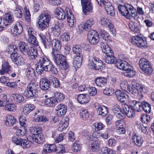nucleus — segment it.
Instances as JSON below:
<instances>
[{
  "label": "nucleus",
  "mask_w": 154,
  "mask_h": 154,
  "mask_svg": "<svg viewBox=\"0 0 154 154\" xmlns=\"http://www.w3.org/2000/svg\"><path fill=\"white\" fill-rule=\"evenodd\" d=\"M118 9L122 15L129 19L132 17L135 20H138L144 14L142 8L139 7L136 10L133 6L128 4L124 5H119Z\"/></svg>",
  "instance_id": "1"
},
{
  "label": "nucleus",
  "mask_w": 154,
  "mask_h": 154,
  "mask_svg": "<svg viewBox=\"0 0 154 154\" xmlns=\"http://www.w3.org/2000/svg\"><path fill=\"white\" fill-rule=\"evenodd\" d=\"M116 65L120 69L125 71V75L129 78L134 76L136 74L135 71L129 68L130 65L126 61L119 60L116 62Z\"/></svg>",
  "instance_id": "2"
},
{
  "label": "nucleus",
  "mask_w": 154,
  "mask_h": 154,
  "mask_svg": "<svg viewBox=\"0 0 154 154\" xmlns=\"http://www.w3.org/2000/svg\"><path fill=\"white\" fill-rule=\"evenodd\" d=\"M51 19V16L48 12L43 13L39 15L37 22L39 29L43 30L47 27Z\"/></svg>",
  "instance_id": "3"
},
{
  "label": "nucleus",
  "mask_w": 154,
  "mask_h": 154,
  "mask_svg": "<svg viewBox=\"0 0 154 154\" xmlns=\"http://www.w3.org/2000/svg\"><path fill=\"white\" fill-rule=\"evenodd\" d=\"M54 51L52 53L53 58L56 65L63 66L64 69H67L68 66L66 62V58L65 56L60 54L58 52Z\"/></svg>",
  "instance_id": "4"
},
{
  "label": "nucleus",
  "mask_w": 154,
  "mask_h": 154,
  "mask_svg": "<svg viewBox=\"0 0 154 154\" xmlns=\"http://www.w3.org/2000/svg\"><path fill=\"white\" fill-rule=\"evenodd\" d=\"M88 65L92 68L102 70L105 67L104 63L99 59L95 56L89 55L88 57Z\"/></svg>",
  "instance_id": "5"
},
{
  "label": "nucleus",
  "mask_w": 154,
  "mask_h": 154,
  "mask_svg": "<svg viewBox=\"0 0 154 154\" xmlns=\"http://www.w3.org/2000/svg\"><path fill=\"white\" fill-rule=\"evenodd\" d=\"M139 64L141 69L145 73L150 74L152 73L153 69L151 64L146 59L144 58L140 59Z\"/></svg>",
  "instance_id": "6"
},
{
  "label": "nucleus",
  "mask_w": 154,
  "mask_h": 154,
  "mask_svg": "<svg viewBox=\"0 0 154 154\" xmlns=\"http://www.w3.org/2000/svg\"><path fill=\"white\" fill-rule=\"evenodd\" d=\"M131 42L133 45L140 48H145L147 46L146 40L139 35L132 37Z\"/></svg>",
  "instance_id": "7"
},
{
  "label": "nucleus",
  "mask_w": 154,
  "mask_h": 154,
  "mask_svg": "<svg viewBox=\"0 0 154 154\" xmlns=\"http://www.w3.org/2000/svg\"><path fill=\"white\" fill-rule=\"evenodd\" d=\"M30 131L32 132V136H29L28 137V139L31 142H35L38 144L44 141V137L41 134H37V129L35 130L32 127L31 128Z\"/></svg>",
  "instance_id": "8"
},
{
  "label": "nucleus",
  "mask_w": 154,
  "mask_h": 154,
  "mask_svg": "<svg viewBox=\"0 0 154 154\" xmlns=\"http://www.w3.org/2000/svg\"><path fill=\"white\" fill-rule=\"evenodd\" d=\"M12 140L14 143L24 148H28L30 146V143L27 140L22 139L17 135L14 136L12 138Z\"/></svg>",
  "instance_id": "9"
},
{
  "label": "nucleus",
  "mask_w": 154,
  "mask_h": 154,
  "mask_svg": "<svg viewBox=\"0 0 154 154\" xmlns=\"http://www.w3.org/2000/svg\"><path fill=\"white\" fill-rule=\"evenodd\" d=\"M38 85L35 83H31L29 84L24 92V95L28 97L35 96L37 91Z\"/></svg>",
  "instance_id": "10"
},
{
  "label": "nucleus",
  "mask_w": 154,
  "mask_h": 154,
  "mask_svg": "<svg viewBox=\"0 0 154 154\" xmlns=\"http://www.w3.org/2000/svg\"><path fill=\"white\" fill-rule=\"evenodd\" d=\"M36 32L33 28H29L28 31V38L27 41L29 44L32 45L37 46L38 45V41L35 37Z\"/></svg>",
  "instance_id": "11"
},
{
  "label": "nucleus",
  "mask_w": 154,
  "mask_h": 154,
  "mask_svg": "<svg viewBox=\"0 0 154 154\" xmlns=\"http://www.w3.org/2000/svg\"><path fill=\"white\" fill-rule=\"evenodd\" d=\"M87 38L89 43L92 45L97 44L100 40L98 33L94 30H91L88 32Z\"/></svg>",
  "instance_id": "12"
},
{
  "label": "nucleus",
  "mask_w": 154,
  "mask_h": 154,
  "mask_svg": "<svg viewBox=\"0 0 154 154\" xmlns=\"http://www.w3.org/2000/svg\"><path fill=\"white\" fill-rule=\"evenodd\" d=\"M134 82H133L132 83V86L131 87L128 85L127 82L126 80H124L123 81H121L120 83V87L121 88L124 90L128 93H131L132 94V93L134 94L136 93V91H134V90L136 91L135 88L137 87L136 85H134Z\"/></svg>",
  "instance_id": "13"
},
{
  "label": "nucleus",
  "mask_w": 154,
  "mask_h": 154,
  "mask_svg": "<svg viewBox=\"0 0 154 154\" xmlns=\"http://www.w3.org/2000/svg\"><path fill=\"white\" fill-rule=\"evenodd\" d=\"M42 39V42L45 48H48L52 44V42L50 38L51 35L49 33H46L45 36L42 33L39 35Z\"/></svg>",
  "instance_id": "14"
},
{
  "label": "nucleus",
  "mask_w": 154,
  "mask_h": 154,
  "mask_svg": "<svg viewBox=\"0 0 154 154\" xmlns=\"http://www.w3.org/2000/svg\"><path fill=\"white\" fill-rule=\"evenodd\" d=\"M83 11L85 15L92 12V7L90 0H81Z\"/></svg>",
  "instance_id": "15"
},
{
  "label": "nucleus",
  "mask_w": 154,
  "mask_h": 154,
  "mask_svg": "<svg viewBox=\"0 0 154 154\" xmlns=\"http://www.w3.org/2000/svg\"><path fill=\"white\" fill-rule=\"evenodd\" d=\"M50 60L47 57H42L40 58L38 62L37 63V66L36 67L37 72L41 71L42 69L44 66L50 63Z\"/></svg>",
  "instance_id": "16"
},
{
  "label": "nucleus",
  "mask_w": 154,
  "mask_h": 154,
  "mask_svg": "<svg viewBox=\"0 0 154 154\" xmlns=\"http://www.w3.org/2000/svg\"><path fill=\"white\" fill-rule=\"evenodd\" d=\"M67 20L69 25L71 27H74L76 24V20L72 14V11L69 8L66 9Z\"/></svg>",
  "instance_id": "17"
},
{
  "label": "nucleus",
  "mask_w": 154,
  "mask_h": 154,
  "mask_svg": "<svg viewBox=\"0 0 154 154\" xmlns=\"http://www.w3.org/2000/svg\"><path fill=\"white\" fill-rule=\"evenodd\" d=\"M23 29L22 26L20 23H15L11 29V34L14 36L18 35L21 33Z\"/></svg>",
  "instance_id": "18"
},
{
  "label": "nucleus",
  "mask_w": 154,
  "mask_h": 154,
  "mask_svg": "<svg viewBox=\"0 0 154 154\" xmlns=\"http://www.w3.org/2000/svg\"><path fill=\"white\" fill-rule=\"evenodd\" d=\"M115 94L118 100L121 103H123L128 101V96L126 93L120 91H116Z\"/></svg>",
  "instance_id": "19"
},
{
  "label": "nucleus",
  "mask_w": 154,
  "mask_h": 154,
  "mask_svg": "<svg viewBox=\"0 0 154 154\" xmlns=\"http://www.w3.org/2000/svg\"><path fill=\"white\" fill-rule=\"evenodd\" d=\"M95 107L98 112L99 115L102 116H105L108 113V108L106 106L99 104L97 103L94 104Z\"/></svg>",
  "instance_id": "20"
},
{
  "label": "nucleus",
  "mask_w": 154,
  "mask_h": 154,
  "mask_svg": "<svg viewBox=\"0 0 154 154\" xmlns=\"http://www.w3.org/2000/svg\"><path fill=\"white\" fill-rule=\"evenodd\" d=\"M2 22L6 27L8 23L13 22L14 21V16L11 12H8L5 14L4 17L1 18Z\"/></svg>",
  "instance_id": "21"
},
{
  "label": "nucleus",
  "mask_w": 154,
  "mask_h": 154,
  "mask_svg": "<svg viewBox=\"0 0 154 154\" xmlns=\"http://www.w3.org/2000/svg\"><path fill=\"white\" fill-rule=\"evenodd\" d=\"M67 110V106L63 104H61L57 106L55 109L56 114L58 116L61 117L65 114Z\"/></svg>",
  "instance_id": "22"
},
{
  "label": "nucleus",
  "mask_w": 154,
  "mask_h": 154,
  "mask_svg": "<svg viewBox=\"0 0 154 154\" xmlns=\"http://www.w3.org/2000/svg\"><path fill=\"white\" fill-rule=\"evenodd\" d=\"M122 109L128 117L131 118L134 116L135 111L131 106L124 104L122 105Z\"/></svg>",
  "instance_id": "23"
},
{
  "label": "nucleus",
  "mask_w": 154,
  "mask_h": 154,
  "mask_svg": "<svg viewBox=\"0 0 154 154\" xmlns=\"http://www.w3.org/2000/svg\"><path fill=\"white\" fill-rule=\"evenodd\" d=\"M134 85H136L137 87H136L135 88L136 90L137 91H136L134 90L135 91H136V93L134 94V93H132V94L134 95L135 96H137L139 94V91L138 90V89H139L140 92L142 94H145L147 93L148 91V88L145 86L144 85H140L139 84L134 82Z\"/></svg>",
  "instance_id": "24"
},
{
  "label": "nucleus",
  "mask_w": 154,
  "mask_h": 154,
  "mask_svg": "<svg viewBox=\"0 0 154 154\" xmlns=\"http://www.w3.org/2000/svg\"><path fill=\"white\" fill-rule=\"evenodd\" d=\"M128 103L135 111L139 112L142 110V102H138L135 100H129Z\"/></svg>",
  "instance_id": "25"
},
{
  "label": "nucleus",
  "mask_w": 154,
  "mask_h": 154,
  "mask_svg": "<svg viewBox=\"0 0 154 154\" xmlns=\"http://www.w3.org/2000/svg\"><path fill=\"white\" fill-rule=\"evenodd\" d=\"M132 141L137 146H140L143 142V137L138 134H133L131 137Z\"/></svg>",
  "instance_id": "26"
},
{
  "label": "nucleus",
  "mask_w": 154,
  "mask_h": 154,
  "mask_svg": "<svg viewBox=\"0 0 154 154\" xmlns=\"http://www.w3.org/2000/svg\"><path fill=\"white\" fill-rule=\"evenodd\" d=\"M55 14L59 19L63 20L66 17V12L62 8L60 7H57L55 9Z\"/></svg>",
  "instance_id": "27"
},
{
  "label": "nucleus",
  "mask_w": 154,
  "mask_h": 154,
  "mask_svg": "<svg viewBox=\"0 0 154 154\" xmlns=\"http://www.w3.org/2000/svg\"><path fill=\"white\" fill-rule=\"evenodd\" d=\"M52 52L56 51L57 52H60L62 47V44L60 41L57 39H54L52 41Z\"/></svg>",
  "instance_id": "28"
},
{
  "label": "nucleus",
  "mask_w": 154,
  "mask_h": 154,
  "mask_svg": "<svg viewBox=\"0 0 154 154\" xmlns=\"http://www.w3.org/2000/svg\"><path fill=\"white\" fill-rule=\"evenodd\" d=\"M106 3L105 4L104 7L105 9L108 14L113 16L115 15V11L113 7L109 1L106 2Z\"/></svg>",
  "instance_id": "29"
},
{
  "label": "nucleus",
  "mask_w": 154,
  "mask_h": 154,
  "mask_svg": "<svg viewBox=\"0 0 154 154\" xmlns=\"http://www.w3.org/2000/svg\"><path fill=\"white\" fill-rule=\"evenodd\" d=\"M90 100L89 96L87 94H79L78 95L77 100L79 103L83 104L88 103Z\"/></svg>",
  "instance_id": "30"
},
{
  "label": "nucleus",
  "mask_w": 154,
  "mask_h": 154,
  "mask_svg": "<svg viewBox=\"0 0 154 154\" xmlns=\"http://www.w3.org/2000/svg\"><path fill=\"white\" fill-rule=\"evenodd\" d=\"M82 55H76L74 57L73 65L75 68H77L80 67L82 61Z\"/></svg>",
  "instance_id": "31"
},
{
  "label": "nucleus",
  "mask_w": 154,
  "mask_h": 154,
  "mask_svg": "<svg viewBox=\"0 0 154 154\" xmlns=\"http://www.w3.org/2000/svg\"><path fill=\"white\" fill-rule=\"evenodd\" d=\"M100 46L103 53L106 55H111L113 52L111 48L106 43L102 42L100 44Z\"/></svg>",
  "instance_id": "32"
},
{
  "label": "nucleus",
  "mask_w": 154,
  "mask_h": 154,
  "mask_svg": "<svg viewBox=\"0 0 154 154\" xmlns=\"http://www.w3.org/2000/svg\"><path fill=\"white\" fill-rule=\"evenodd\" d=\"M37 50L31 46H30L27 50V53H26V55H28L32 59H35L37 57Z\"/></svg>",
  "instance_id": "33"
},
{
  "label": "nucleus",
  "mask_w": 154,
  "mask_h": 154,
  "mask_svg": "<svg viewBox=\"0 0 154 154\" xmlns=\"http://www.w3.org/2000/svg\"><path fill=\"white\" fill-rule=\"evenodd\" d=\"M50 82L45 78L41 79L40 81L39 86L40 88L43 90H47L49 88Z\"/></svg>",
  "instance_id": "34"
},
{
  "label": "nucleus",
  "mask_w": 154,
  "mask_h": 154,
  "mask_svg": "<svg viewBox=\"0 0 154 154\" xmlns=\"http://www.w3.org/2000/svg\"><path fill=\"white\" fill-rule=\"evenodd\" d=\"M107 81V79L106 78L100 77L96 78L95 82L97 86L103 87L106 85Z\"/></svg>",
  "instance_id": "35"
},
{
  "label": "nucleus",
  "mask_w": 154,
  "mask_h": 154,
  "mask_svg": "<svg viewBox=\"0 0 154 154\" xmlns=\"http://www.w3.org/2000/svg\"><path fill=\"white\" fill-rule=\"evenodd\" d=\"M11 66L8 63L4 62L2 65V69L0 70V74L1 75H3L10 71Z\"/></svg>",
  "instance_id": "36"
},
{
  "label": "nucleus",
  "mask_w": 154,
  "mask_h": 154,
  "mask_svg": "<svg viewBox=\"0 0 154 154\" xmlns=\"http://www.w3.org/2000/svg\"><path fill=\"white\" fill-rule=\"evenodd\" d=\"M13 130L17 134V135L18 136H23L26 133V129L25 126H24V127H23L20 128L17 126H14L13 127Z\"/></svg>",
  "instance_id": "37"
},
{
  "label": "nucleus",
  "mask_w": 154,
  "mask_h": 154,
  "mask_svg": "<svg viewBox=\"0 0 154 154\" xmlns=\"http://www.w3.org/2000/svg\"><path fill=\"white\" fill-rule=\"evenodd\" d=\"M45 104L49 107H54L57 104L55 97H53L46 99L45 101Z\"/></svg>",
  "instance_id": "38"
},
{
  "label": "nucleus",
  "mask_w": 154,
  "mask_h": 154,
  "mask_svg": "<svg viewBox=\"0 0 154 154\" xmlns=\"http://www.w3.org/2000/svg\"><path fill=\"white\" fill-rule=\"evenodd\" d=\"M35 108L33 104H25L23 108L22 112L25 115H27L33 110Z\"/></svg>",
  "instance_id": "39"
},
{
  "label": "nucleus",
  "mask_w": 154,
  "mask_h": 154,
  "mask_svg": "<svg viewBox=\"0 0 154 154\" xmlns=\"http://www.w3.org/2000/svg\"><path fill=\"white\" fill-rule=\"evenodd\" d=\"M19 49L21 52L24 55H26V53L30 46L27 45L23 42H20L18 44Z\"/></svg>",
  "instance_id": "40"
},
{
  "label": "nucleus",
  "mask_w": 154,
  "mask_h": 154,
  "mask_svg": "<svg viewBox=\"0 0 154 154\" xmlns=\"http://www.w3.org/2000/svg\"><path fill=\"white\" fill-rule=\"evenodd\" d=\"M17 120L14 117L11 115L7 116L6 120L5 121V125L7 126H12L16 122Z\"/></svg>",
  "instance_id": "41"
},
{
  "label": "nucleus",
  "mask_w": 154,
  "mask_h": 154,
  "mask_svg": "<svg viewBox=\"0 0 154 154\" xmlns=\"http://www.w3.org/2000/svg\"><path fill=\"white\" fill-rule=\"evenodd\" d=\"M12 97L14 102L16 103H20L23 102L24 99L23 97L21 95L17 94H13Z\"/></svg>",
  "instance_id": "42"
},
{
  "label": "nucleus",
  "mask_w": 154,
  "mask_h": 154,
  "mask_svg": "<svg viewBox=\"0 0 154 154\" xmlns=\"http://www.w3.org/2000/svg\"><path fill=\"white\" fill-rule=\"evenodd\" d=\"M113 53L111 55H107L106 57L105 58V61L108 64L116 63L117 60L116 58L115 57L112 55Z\"/></svg>",
  "instance_id": "43"
},
{
  "label": "nucleus",
  "mask_w": 154,
  "mask_h": 154,
  "mask_svg": "<svg viewBox=\"0 0 154 154\" xmlns=\"http://www.w3.org/2000/svg\"><path fill=\"white\" fill-rule=\"evenodd\" d=\"M95 22L93 19L91 18L87 20L85 23V30L88 31L91 29Z\"/></svg>",
  "instance_id": "44"
},
{
  "label": "nucleus",
  "mask_w": 154,
  "mask_h": 154,
  "mask_svg": "<svg viewBox=\"0 0 154 154\" xmlns=\"http://www.w3.org/2000/svg\"><path fill=\"white\" fill-rule=\"evenodd\" d=\"M142 109L145 112L149 113L151 111V105L147 102L143 101L142 102Z\"/></svg>",
  "instance_id": "45"
},
{
  "label": "nucleus",
  "mask_w": 154,
  "mask_h": 154,
  "mask_svg": "<svg viewBox=\"0 0 154 154\" xmlns=\"http://www.w3.org/2000/svg\"><path fill=\"white\" fill-rule=\"evenodd\" d=\"M81 118L83 120L88 119L89 117V113L87 109L82 110L80 112Z\"/></svg>",
  "instance_id": "46"
},
{
  "label": "nucleus",
  "mask_w": 154,
  "mask_h": 154,
  "mask_svg": "<svg viewBox=\"0 0 154 154\" xmlns=\"http://www.w3.org/2000/svg\"><path fill=\"white\" fill-rule=\"evenodd\" d=\"M130 29L135 33L139 32V27L137 23L134 21H131L129 24Z\"/></svg>",
  "instance_id": "47"
},
{
  "label": "nucleus",
  "mask_w": 154,
  "mask_h": 154,
  "mask_svg": "<svg viewBox=\"0 0 154 154\" xmlns=\"http://www.w3.org/2000/svg\"><path fill=\"white\" fill-rule=\"evenodd\" d=\"M22 8L20 6L16 7L13 10V13L15 16L17 18H21L22 16Z\"/></svg>",
  "instance_id": "48"
},
{
  "label": "nucleus",
  "mask_w": 154,
  "mask_h": 154,
  "mask_svg": "<svg viewBox=\"0 0 154 154\" xmlns=\"http://www.w3.org/2000/svg\"><path fill=\"white\" fill-rule=\"evenodd\" d=\"M54 95V96L53 97H55L57 103L62 101L64 99L65 97L64 95L63 94L60 92H55Z\"/></svg>",
  "instance_id": "49"
},
{
  "label": "nucleus",
  "mask_w": 154,
  "mask_h": 154,
  "mask_svg": "<svg viewBox=\"0 0 154 154\" xmlns=\"http://www.w3.org/2000/svg\"><path fill=\"white\" fill-rule=\"evenodd\" d=\"M100 34L102 37L105 41L109 42L111 41V37L109 35L108 33L104 30H101L100 32Z\"/></svg>",
  "instance_id": "50"
},
{
  "label": "nucleus",
  "mask_w": 154,
  "mask_h": 154,
  "mask_svg": "<svg viewBox=\"0 0 154 154\" xmlns=\"http://www.w3.org/2000/svg\"><path fill=\"white\" fill-rule=\"evenodd\" d=\"M100 147V142L98 140L93 141L91 144V149L94 152L97 151Z\"/></svg>",
  "instance_id": "51"
},
{
  "label": "nucleus",
  "mask_w": 154,
  "mask_h": 154,
  "mask_svg": "<svg viewBox=\"0 0 154 154\" xmlns=\"http://www.w3.org/2000/svg\"><path fill=\"white\" fill-rule=\"evenodd\" d=\"M26 72L27 77L29 79H32V77L35 75L34 70L32 68L30 67L27 68Z\"/></svg>",
  "instance_id": "52"
},
{
  "label": "nucleus",
  "mask_w": 154,
  "mask_h": 154,
  "mask_svg": "<svg viewBox=\"0 0 154 154\" xmlns=\"http://www.w3.org/2000/svg\"><path fill=\"white\" fill-rule=\"evenodd\" d=\"M44 147L48 149V152L51 153L53 152H56V146L54 144H45Z\"/></svg>",
  "instance_id": "53"
},
{
  "label": "nucleus",
  "mask_w": 154,
  "mask_h": 154,
  "mask_svg": "<svg viewBox=\"0 0 154 154\" xmlns=\"http://www.w3.org/2000/svg\"><path fill=\"white\" fill-rule=\"evenodd\" d=\"M112 111L115 114H117L118 116L120 118L121 115L120 114L121 113V109L119 106L117 104H114L113 106Z\"/></svg>",
  "instance_id": "54"
},
{
  "label": "nucleus",
  "mask_w": 154,
  "mask_h": 154,
  "mask_svg": "<svg viewBox=\"0 0 154 154\" xmlns=\"http://www.w3.org/2000/svg\"><path fill=\"white\" fill-rule=\"evenodd\" d=\"M52 33L55 36H58L60 33V28L57 25H55L51 29Z\"/></svg>",
  "instance_id": "55"
},
{
  "label": "nucleus",
  "mask_w": 154,
  "mask_h": 154,
  "mask_svg": "<svg viewBox=\"0 0 154 154\" xmlns=\"http://www.w3.org/2000/svg\"><path fill=\"white\" fill-rule=\"evenodd\" d=\"M5 109L8 111H14L16 110L17 106L14 103L7 104L5 106Z\"/></svg>",
  "instance_id": "56"
},
{
  "label": "nucleus",
  "mask_w": 154,
  "mask_h": 154,
  "mask_svg": "<svg viewBox=\"0 0 154 154\" xmlns=\"http://www.w3.org/2000/svg\"><path fill=\"white\" fill-rule=\"evenodd\" d=\"M72 149L74 152H78L81 150V146L78 141H75L72 145Z\"/></svg>",
  "instance_id": "57"
},
{
  "label": "nucleus",
  "mask_w": 154,
  "mask_h": 154,
  "mask_svg": "<svg viewBox=\"0 0 154 154\" xmlns=\"http://www.w3.org/2000/svg\"><path fill=\"white\" fill-rule=\"evenodd\" d=\"M53 66L52 63L51 62H50V63H49L48 65H47L45 66L42 69V70L41 71L38 72L37 73L40 74H41L42 72H43L44 71H50L52 69Z\"/></svg>",
  "instance_id": "58"
},
{
  "label": "nucleus",
  "mask_w": 154,
  "mask_h": 154,
  "mask_svg": "<svg viewBox=\"0 0 154 154\" xmlns=\"http://www.w3.org/2000/svg\"><path fill=\"white\" fill-rule=\"evenodd\" d=\"M83 49L86 51L89 52V54H94L96 52L95 48H91L89 45H85L83 47Z\"/></svg>",
  "instance_id": "59"
},
{
  "label": "nucleus",
  "mask_w": 154,
  "mask_h": 154,
  "mask_svg": "<svg viewBox=\"0 0 154 154\" xmlns=\"http://www.w3.org/2000/svg\"><path fill=\"white\" fill-rule=\"evenodd\" d=\"M24 16L26 20L29 22L31 20V15L29 9L26 6L24 8Z\"/></svg>",
  "instance_id": "60"
},
{
  "label": "nucleus",
  "mask_w": 154,
  "mask_h": 154,
  "mask_svg": "<svg viewBox=\"0 0 154 154\" xmlns=\"http://www.w3.org/2000/svg\"><path fill=\"white\" fill-rule=\"evenodd\" d=\"M81 48L80 45H77L73 46L72 48V51L73 53L78 55H82L80 54L81 51Z\"/></svg>",
  "instance_id": "61"
},
{
  "label": "nucleus",
  "mask_w": 154,
  "mask_h": 154,
  "mask_svg": "<svg viewBox=\"0 0 154 154\" xmlns=\"http://www.w3.org/2000/svg\"><path fill=\"white\" fill-rule=\"evenodd\" d=\"M50 80L52 82L53 86L55 88L58 87L60 86V83L57 79L54 76H51L50 77Z\"/></svg>",
  "instance_id": "62"
},
{
  "label": "nucleus",
  "mask_w": 154,
  "mask_h": 154,
  "mask_svg": "<svg viewBox=\"0 0 154 154\" xmlns=\"http://www.w3.org/2000/svg\"><path fill=\"white\" fill-rule=\"evenodd\" d=\"M17 50V48L16 45H10L8 46L7 51L9 54H11L14 53V52H16Z\"/></svg>",
  "instance_id": "63"
},
{
  "label": "nucleus",
  "mask_w": 154,
  "mask_h": 154,
  "mask_svg": "<svg viewBox=\"0 0 154 154\" xmlns=\"http://www.w3.org/2000/svg\"><path fill=\"white\" fill-rule=\"evenodd\" d=\"M56 152L59 154H63L65 153L66 151L64 146L61 144H59L57 147H56Z\"/></svg>",
  "instance_id": "64"
}]
</instances>
